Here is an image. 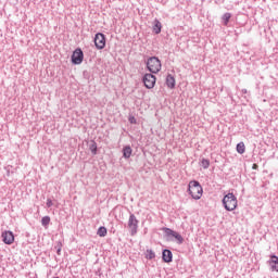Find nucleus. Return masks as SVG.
Listing matches in <instances>:
<instances>
[{"mask_svg":"<svg viewBox=\"0 0 278 278\" xmlns=\"http://www.w3.org/2000/svg\"><path fill=\"white\" fill-rule=\"evenodd\" d=\"M188 192L195 201H199L203 197V187L197 180H191L189 182Z\"/></svg>","mask_w":278,"mask_h":278,"instance_id":"obj_1","label":"nucleus"},{"mask_svg":"<svg viewBox=\"0 0 278 278\" xmlns=\"http://www.w3.org/2000/svg\"><path fill=\"white\" fill-rule=\"evenodd\" d=\"M147 68L153 75L160 73L162 71V61L157 56H150L146 62Z\"/></svg>","mask_w":278,"mask_h":278,"instance_id":"obj_2","label":"nucleus"},{"mask_svg":"<svg viewBox=\"0 0 278 278\" xmlns=\"http://www.w3.org/2000/svg\"><path fill=\"white\" fill-rule=\"evenodd\" d=\"M222 202L227 212H233L238 207V198L233 193L226 194Z\"/></svg>","mask_w":278,"mask_h":278,"instance_id":"obj_3","label":"nucleus"},{"mask_svg":"<svg viewBox=\"0 0 278 278\" xmlns=\"http://www.w3.org/2000/svg\"><path fill=\"white\" fill-rule=\"evenodd\" d=\"M139 224H140V220H138V218L134 213H130L128 218V229L130 231V236H136V233H138Z\"/></svg>","mask_w":278,"mask_h":278,"instance_id":"obj_4","label":"nucleus"},{"mask_svg":"<svg viewBox=\"0 0 278 278\" xmlns=\"http://www.w3.org/2000/svg\"><path fill=\"white\" fill-rule=\"evenodd\" d=\"M163 231L167 238H175L178 242V244H184V237L181 235L170 228H163Z\"/></svg>","mask_w":278,"mask_h":278,"instance_id":"obj_5","label":"nucleus"},{"mask_svg":"<svg viewBox=\"0 0 278 278\" xmlns=\"http://www.w3.org/2000/svg\"><path fill=\"white\" fill-rule=\"evenodd\" d=\"M142 81H143L146 88H148V90L155 88V81H156L155 75L146 74L142 78Z\"/></svg>","mask_w":278,"mask_h":278,"instance_id":"obj_6","label":"nucleus"},{"mask_svg":"<svg viewBox=\"0 0 278 278\" xmlns=\"http://www.w3.org/2000/svg\"><path fill=\"white\" fill-rule=\"evenodd\" d=\"M84 62V51L77 48L72 54V64L79 65Z\"/></svg>","mask_w":278,"mask_h":278,"instance_id":"obj_7","label":"nucleus"},{"mask_svg":"<svg viewBox=\"0 0 278 278\" xmlns=\"http://www.w3.org/2000/svg\"><path fill=\"white\" fill-rule=\"evenodd\" d=\"M96 49H105V35L102 33H97L94 36Z\"/></svg>","mask_w":278,"mask_h":278,"instance_id":"obj_8","label":"nucleus"},{"mask_svg":"<svg viewBox=\"0 0 278 278\" xmlns=\"http://www.w3.org/2000/svg\"><path fill=\"white\" fill-rule=\"evenodd\" d=\"M2 241L4 244H13L14 243V232L8 230L2 232Z\"/></svg>","mask_w":278,"mask_h":278,"instance_id":"obj_9","label":"nucleus"},{"mask_svg":"<svg viewBox=\"0 0 278 278\" xmlns=\"http://www.w3.org/2000/svg\"><path fill=\"white\" fill-rule=\"evenodd\" d=\"M162 260L166 264H169V262H173V252L168 249L163 250L162 252Z\"/></svg>","mask_w":278,"mask_h":278,"instance_id":"obj_10","label":"nucleus"},{"mask_svg":"<svg viewBox=\"0 0 278 278\" xmlns=\"http://www.w3.org/2000/svg\"><path fill=\"white\" fill-rule=\"evenodd\" d=\"M268 266H269L270 270H276V273H278V256L277 255H271V257L268 262Z\"/></svg>","mask_w":278,"mask_h":278,"instance_id":"obj_11","label":"nucleus"},{"mask_svg":"<svg viewBox=\"0 0 278 278\" xmlns=\"http://www.w3.org/2000/svg\"><path fill=\"white\" fill-rule=\"evenodd\" d=\"M131 153H134L131 146H125L123 148V157H125V160H129L131 157Z\"/></svg>","mask_w":278,"mask_h":278,"instance_id":"obj_12","label":"nucleus"},{"mask_svg":"<svg viewBox=\"0 0 278 278\" xmlns=\"http://www.w3.org/2000/svg\"><path fill=\"white\" fill-rule=\"evenodd\" d=\"M175 76L172 74H168L166 77V86L167 88H170V90H173V88H175Z\"/></svg>","mask_w":278,"mask_h":278,"instance_id":"obj_13","label":"nucleus"},{"mask_svg":"<svg viewBox=\"0 0 278 278\" xmlns=\"http://www.w3.org/2000/svg\"><path fill=\"white\" fill-rule=\"evenodd\" d=\"M153 31H154V34L162 33V22H160V20H157V18H155L153 22Z\"/></svg>","mask_w":278,"mask_h":278,"instance_id":"obj_14","label":"nucleus"},{"mask_svg":"<svg viewBox=\"0 0 278 278\" xmlns=\"http://www.w3.org/2000/svg\"><path fill=\"white\" fill-rule=\"evenodd\" d=\"M98 236H100V238H105L108 236V228H105L104 226H101L98 231H97Z\"/></svg>","mask_w":278,"mask_h":278,"instance_id":"obj_15","label":"nucleus"},{"mask_svg":"<svg viewBox=\"0 0 278 278\" xmlns=\"http://www.w3.org/2000/svg\"><path fill=\"white\" fill-rule=\"evenodd\" d=\"M244 151H247V147L244 146V142H239L237 144V153L242 155L244 153Z\"/></svg>","mask_w":278,"mask_h":278,"instance_id":"obj_16","label":"nucleus"},{"mask_svg":"<svg viewBox=\"0 0 278 278\" xmlns=\"http://www.w3.org/2000/svg\"><path fill=\"white\" fill-rule=\"evenodd\" d=\"M222 20L225 26L229 25V21L231 20V13H225L222 16Z\"/></svg>","mask_w":278,"mask_h":278,"instance_id":"obj_17","label":"nucleus"},{"mask_svg":"<svg viewBox=\"0 0 278 278\" xmlns=\"http://www.w3.org/2000/svg\"><path fill=\"white\" fill-rule=\"evenodd\" d=\"M49 223H51V217H49V216H43V217L41 218V225H42V227H49Z\"/></svg>","mask_w":278,"mask_h":278,"instance_id":"obj_18","label":"nucleus"},{"mask_svg":"<svg viewBox=\"0 0 278 278\" xmlns=\"http://www.w3.org/2000/svg\"><path fill=\"white\" fill-rule=\"evenodd\" d=\"M146 258L147 260H155V252H153V250H147L146 251Z\"/></svg>","mask_w":278,"mask_h":278,"instance_id":"obj_19","label":"nucleus"},{"mask_svg":"<svg viewBox=\"0 0 278 278\" xmlns=\"http://www.w3.org/2000/svg\"><path fill=\"white\" fill-rule=\"evenodd\" d=\"M89 150L91 151L92 155H97V142L92 141L89 146Z\"/></svg>","mask_w":278,"mask_h":278,"instance_id":"obj_20","label":"nucleus"},{"mask_svg":"<svg viewBox=\"0 0 278 278\" xmlns=\"http://www.w3.org/2000/svg\"><path fill=\"white\" fill-rule=\"evenodd\" d=\"M201 166H202V168H204V169L210 168V160H207V159H202V160H201Z\"/></svg>","mask_w":278,"mask_h":278,"instance_id":"obj_21","label":"nucleus"},{"mask_svg":"<svg viewBox=\"0 0 278 278\" xmlns=\"http://www.w3.org/2000/svg\"><path fill=\"white\" fill-rule=\"evenodd\" d=\"M128 121H129V124H130V125H136V123H138V121L136 119V117H135V116H131V115L128 117Z\"/></svg>","mask_w":278,"mask_h":278,"instance_id":"obj_22","label":"nucleus"},{"mask_svg":"<svg viewBox=\"0 0 278 278\" xmlns=\"http://www.w3.org/2000/svg\"><path fill=\"white\" fill-rule=\"evenodd\" d=\"M46 205L47 207H53V201L51 199H48Z\"/></svg>","mask_w":278,"mask_h":278,"instance_id":"obj_23","label":"nucleus"},{"mask_svg":"<svg viewBox=\"0 0 278 278\" xmlns=\"http://www.w3.org/2000/svg\"><path fill=\"white\" fill-rule=\"evenodd\" d=\"M56 253H58V255H62V247L61 245L56 247Z\"/></svg>","mask_w":278,"mask_h":278,"instance_id":"obj_24","label":"nucleus"},{"mask_svg":"<svg viewBox=\"0 0 278 278\" xmlns=\"http://www.w3.org/2000/svg\"><path fill=\"white\" fill-rule=\"evenodd\" d=\"M241 92H242V94H247L248 91H247V89H242Z\"/></svg>","mask_w":278,"mask_h":278,"instance_id":"obj_25","label":"nucleus"},{"mask_svg":"<svg viewBox=\"0 0 278 278\" xmlns=\"http://www.w3.org/2000/svg\"><path fill=\"white\" fill-rule=\"evenodd\" d=\"M252 168L255 170L257 169V164H253Z\"/></svg>","mask_w":278,"mask_h":278,"instance_id":"obj_26","label":"nucleus"},{"mask_svg":"<svg viewBox=\"0 0 278 278\" xmlns=\"http://www.w3.org/2000/svg\"><path fill=\"white\" fill-rule=\"evenodd\" d=\"M53 278H60V277H53Z\"/></svg>","mask_w":278,"mask_h":278,"instance_id":"obj_27","label":"nucleus"}]
</instances>
